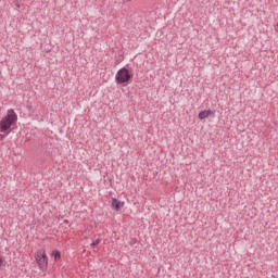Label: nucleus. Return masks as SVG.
Returning a JSON list of instances; mask_svg holds the SVG:
<instances>
[{"label":"nucleus","instance_id":"obj_4","mask_svg":"<svg viewBox=\"0 0 278 278\" xmlns=\"http://www.w3.org/2000/svg\"><path fill=\"white\" fill-rule=\"evenodd\" d=\"M212 115H214V111L205 110L199 113L198 118H200V121H204V118H207V116H212Z\"/></svg>","mask_w":278,"mask_h":278},{"label":"nucleus","instance_id":"obj_3","mask_svg":"<svg viewBox=\"0 0 278 278\" xmlns=\"http://www.w3.org/2000/svg\"><path fill=\"white\" fill-rule=\"evenodd\" d=\"M35 260L39 268H41V270H45V268L49 266V257L47 256V253L45 252V250L37 251L35 255Z\"/></svg>","mask_w":278,"mask_h":278},{"label":"nucleus","instance_id":"obj_9","mask_svg":"<svg viewBox=\"0 0 278 278\" xmlns=\"http://www.w3.org/2000/svg\"><path fill=\"white\" fill-rule=\"evenodd\" d=\"M5 138V135H0V140H3Z\"/></svg>","mask_w":278,"mask_h":278},{"label":"nucleus","instance_id":"obj_11","mask_svg":"<svg viewBox=\"0 0 278 278\" xmlns=\"http://www.w3.org/2000/svg\"><path fill=\"white\" fill-rule=\"evenodd\" d=\"M127 1H131V0H127Z\"/></svg>","mask_w":278,"mask_h":278},{"label":"nucleus","instance_id":"obj_5","mask_svg":"<svg viewBox=\"0 0 278 278\" xmlns=\"http://www.w3.org/2000/svg\"><path fill=\"white\" fill-rule=\"evenodd\" d=\"M123 205H125V204L123 202L118 201L116 198L112 199V207L116 212H121V207H123Z\"/></svg>","mask_w":278,"mask_h":278},{"label":"nucleus","instance_id":"obj_1","mask_svg":"<svg viewBox=\"0 0 278 278\" xmlns=\"http://www.w3.org/2000/svg\"><path fill=\"white\" fill-rule=\"evenodd\" d=\"M18 121V115L14 112V110H9L7 116H4L0 122V131L3 134L12 127Z\"/></svg>","mask_w":278,"mask_h":278},{"label":"nucleus","instance_id":"obj_7","mask_svg":"<svg viewBox=\"0 0 278 278\" xmlns=\"http://www.w3.org/2000/svg\"><path fill=\"white\" fill-rule=\"evenodd\" d=\"M98 244H101V239H97L91 243L92 249H94V247H97Z\"/></svg>","mask_w":278,"mask_h":278},{"label":"nucleus","instance_id":"obj_2","mask_svg":"<svg viewBox=\"0 0 278 278\" xmlns=\"http://www.w3.org/2000/svg\"><path fill=\"white\" fill-rule=\"evenodd\" d=\"M131 77H134V75L129 73V70L127 67H122L115 76L116 84H127L131 80Z\"/></svg>","mask_w":278,"mask_h":278},{"label":"nucleus","instance_id":"obj_10","mask_svg":"<svg viewBox=\"0 0 278 278\" xmlns=\"http://www.w3.org/2000/svg\"><path fill=\"white\" fill-rule=\"evenodd\" d=\"M3 266V260L0 258V267Z\"/></svg>","mask_w":278,"mask_h":278},{"label":"nucleus","instance_id":"obj_8","mask_svg":"<svg viewBox=\"0 0 278 278\" xmlns=\"http://www.w3.org/2000/svg\"><path fill=\"white\" fill-rule=\"evenodd\" d=\"M274 27H275V31H277V34H278V22Z\"/></svg>","mask_w":278,"mask_h":278},{"label":"nucleus","instance_id":"obj_6","mask_svg":"<svg viewBox=\"0 0 278 278\" xmlns=\"http://www.w3.org/2000/svg\"><path fill=\"white\" fill-rule=\"evenodd\" d=\"M51 255L52 257H54L55 262H59V260H62V254L58 250L52 251Z\"/></svg>","mask_w":278,"mask_h":278}]
</instances>
